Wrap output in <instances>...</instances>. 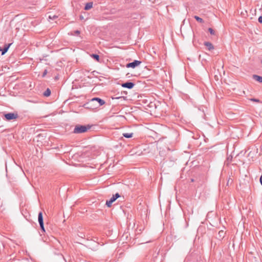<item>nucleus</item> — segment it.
<instances>
[{
  "label": "nucleus",
  "instance_id": "19",
  "mask_svg": "<svg viewBox=\"0 0 262 262\" xmlns=\"http://www.w3.org/2000/svg\"><path fill=\"white\" fill-rule=\"evenodd\" d=\"M208 31L210 33V34L214 35V31L211 28H209Z\"/></svg>",
  "mask_w": 262,
  "mask_h": 262
},
{
  "label": "nucleus",
  "instance_id": "21",
  "mask_svg": "<svg viewBox=\"0 0 262 262\" xmlns=\"http://www.w3.org/2000/svg\"><path fill=\"white\" fill-rule=\"evenodd\" d=\"M56 17H48V20L49 21H50V20H54V19Z\"/></svg>",
  "mask_w": 262,
  "mask_h": 262
},
{
  "label": "nucleus",
  "instance_id": "7",
  "mask_svg": "<svg viewBox=\"0 0 262 262\" xmlns=\"http://www.w3.org/2000/svg\"><path fill=\"white\" fill-rule=\"evenodd\" d=\"M11 45V43H9L8 45H6L3 49H0V51H2V55H4L8 51Z\"/></svg>",
  "mask_w": 262,
  "mask_h": 262
},
{
  "label": "nucleus",
  "instance_id": "14",
  "mask_svg": "<svg viewBox=\"0 0 262 262\" xmlns=\"http://www.w3.org/2000/svg\"><path fill=\"white\" fill-rule=\"evenodd\" d=\"M225 233L224 231L221 230L219 232V235L220 238H222L224 236Z\"/></svg>",
  "mask_w": 262,
  "mask_h": 262
},
{
  "label": "nucleus",
  "instance_id": "8",
  "mask_svg": "<svg viewBox=\"0 0 262 262\" xmlns=\"http://www.w3.org/2000/svg\"><path fill=\"white\" fill-rule=\"evenodd\" d=\"M38 221L39 224L43 223V219L42 212H39L38 213Z\"/></svg>",
  "mask_w": 262,
  "mask_h": 262
},
{
  "label": "nucleus",
  "instance_id": "6",
  "mask_svg": "<svg viewBox=\"0 0 262 262\" xmlns=\"http://www.w3.org/2000/svg\"><path fill=\"white\" fill-rule=\"evenodd\" d=\"M134 86V84L133 82H126L122 84V86L123 88H127L128 89H132Z\"/></svg>",
  "mask_w": 262,
  "mask_h": 262
},
{
  "label": "nucleus",
  "instance_id": "17",
  "mask_svg": "<svg viewBox=\"0 0 262 262\" xmlns=\"http://www.w3.org/2000/svg\"><path fill=\"white\" fill-rule=\"evenodd\" d=\"M195 18L200 23L203 22V19L202 17H195Z\"/></svg>",
  "mask_w": 262,
  "mask_h": 262
},
{
  "label": "nucleus",
  "instance_id": "22",
  "mask_svg": "<svg viewBox=\"0 0 262 262\" xmlns=\"http://www.w3.org/2000/svg\"><path fill=\"white\" fill-rule=\"evenodd\" d=\"M258 21L260 23H262V17H258Z\"/></svg>",
  "mask_w": 262,
  "mask_h": 262
},
{
  "label": "nucleus",
  "instance_id": "13",
  "mask_svg": "<svg viewBox=\"0 0 262 262\" xmlns=\"http://www.w3.org/2000/svg\"><path fill=\"white\" fill-rule=\"evenodd\" d=\"M253 77L256 81L259 82H262V77L257 75H254Z\"/></svg>",
  "mask_w": 262,
  "mask_h": 262
},
{
  "label": "nucleus",
  "instance_id": "4",
  "mask_svg": "<svg viewBox=\"0 0 262 262\" xmlns=\"http://www.w3.org/2000/svg\"><path fill=\"white\" fill-rule=\"evenodd\" d=\"M120 197V195L119 193H117L115 195H113V196L110 199L109 201H107L106 202V205L110 207L112 205V204L115 202L117 199Z\"/></svg>",
  "mask_w": 262,
  "mask_h": 262
},
{
  "label": "nucleus",
  "instance_id": "26",
  "mask_svg": "<svg viewBox=\"0 0 262 262\" xmlns=\"http://www.w3.org/2000/svg\"><path fill=\"white\" fill-rule=\"evenodd\" d=\"M53 16L55 17V16H57L55 15H54Z\"/></svg>",
  "mask_w": 262,
  "mask_h": 262
},
{
  "label": "nucleus",
  "instance_id": "3",
  "mask_svg": "<svg viewBox=\"0 0 262 262\" xmlns=\"http://www.w3.org/2000/svg\"><path fill=\"white\" fill-rule=\"evenodd\" d=\"M4 117L6 120L10 121L18 118V115L17 113H9L7 114H5L4 115Z\"/></svg>",
  "mask_w": 262,
  "mask_h": 262
},
{
  "label": "nucleus",
  "instance_id": "16",
  "mask_svg": "<svg viewBox=\"0 0 262 262\" xmlns=\"http://www.w3.org/2000/svg\"><path fill=\"white\" fill-rule=\"evenodd\" d=\"M91 56L95 59L97 61H99V56L97 54H92L91 55Z\"/></svg>",
  "mask_w": 262,
  "mask_h": 262
},
{
  "label": "nucleus",
  "instance_id": "2",
  "mask_svg": "<svg viewBox=\"0 0 262 262\" xmlns=\"http://www.w3.org/2000/svg\"><path fill=\"white\" fill-rule=\"evenodd\" d=\"M90 127L89 126L77 125L75 126L74 133L75 134H80L87 132Z\"/></svg>",
  "mask_w": 262,
  "mask_h": 262
},
{
  "label": "nucleus",
  "instance_id": "15",
  "mask_svg": "<svg viewBox=\"0 0 262 262\" xmlns=\"http://www.w3.org/2000/svg\"><path fill=\"white\" fill-rule=\"evenodd\" d=\"M39 226H40V229H41V232L42 233H45L46 231H45V227H44V223L40 224Z\"/></svg>",
  "mask_w": 262,
  "mask_h": 262
},
{
  "label": "nucleus",
  "instance_id": "1",
  "mask_svg": "<svg viewBox=\"0 0 262 262\" xmlns=\"http://www.w3.org/2000/svg\"><path fill=\"white\" fill-rule=\"evenodd\" d=\"M105 101L99 98H94L88 103L89 107L91 109L97 108L105 104Z\"/></svg>",
  "mask_w": 262,
  "mask_h": 262
},
{
  "label": "nucleus",
  "instance_id": "23",
  "mask_svg": "<svg viewBox=\"0 0 262 262\" xmlns=\"http://www.w3.org/2000/svg\"><path fill=\"white\" fill-rule=\"evenodd\" d=\"M79 33H80V32L79 31H76L75 32V35H78L79 34Z\"/></svg>",
  "mask_w": 262,
  "mask_h": 262
},
{
  "label": "nucleus",
  "instance_id": "9",
  "mask_svg": "<svg viewBox=\"0 0 262 262\" xmlns=\"http://www.w3.org/2000/svg\"><path fill=\"white\" fill-rule=\"evenodd\" d=\"M204 45L208 48V49L210 51L214 49V47L213 45L210 42H205L204 43Z\"/></svg>",
  "mask_w": 262,
  "mask_h": 262
},
{
  "label": "nucleus",
  "instance_id": "25",
  "mask_svg": "<svg viewBox=\"0 0 262 262\" xmlns=\"http://www.w3.org/2000/svg\"><path fill=\"white\" fill-rule=\"evenodd\" d=\"M19 16V14L16 15L15 16L18 17Z\"/></svg>",
  "mask_w": 262,
  "mask_h": 262
},
{
  "label": "nucleus",
  "instance_id": "24",
  "mask_svg": "<svg viewBox=\"0 0 262 262\" xmlns=\"http://www.w3.org/2000/svg\"><path fill=\"white\" fill-rule=\"evenodd\" d=\"M260 184L262 185V176L260 178Z\"/></svg>",
  "mask_w": 262,
  "mask_h": 262
},
{
  "label": "nucleus",
  "instance_id": "20",
  "mask_svg": "<svg viewBox=\"0 0 262 262\" xmlns=\"http://www.w3.org/2000/svg\"><path fill=\"white\" fill-rule=\"evenodd\" d=\"M250 100L252 101H253V102H259V100L255 99V98H252V99H250Z\"/></svg>",
  "mask_w": 262,
  "mask_h": 262
},
{
  "label": "nucleus",
  "instance_id": "10",
  "mask_svg": "<svg viewBox=\"0 0 262 262\" xmlns=\"http://www.w3.org/2000/svg\"><path fill=\"white\" fill-rule=\"evenodd\" d=\"M93 3L92 2H89L85 4L84 9L86 10H89L91 9L93 7Z\"/></svg>",
  "mask_w": 262,
  "mask_h": 262
},
{
  "label": "nucleus",
  "instance_id": "18",
  "mask_svg": "<svg viewBox=\"0 0 262 262\" xmlns=\"http://www.w3.org/2000/svg\"><path fill=\"white\" fill-rule=\"evenodd\" d=\"M47 73H48L47 70H45L42 73V77H44L47 75Z\"/></svg>",
  "mask_w": 262,
  "mask_h": 262
},
{
  "label": "nucleus",
  "instance_id": "5",
  "mask_svg": "<svg viewBox=\"0 0 262 262\" xmlns=\"http://www.w3.org/2000/svg\"><path fill=\"white\" fill-rule=\"evenodd\" d=\"M141 62L138 60H135L134 62L129 63L126 64V67L135 68L136 67L139 66L141 64Z\"/></svg>",
  "mask_w": 262,
  "mask_h": 262
},
{
  "label": "nucleus",
  "instance_id": "12",
  "mask_svg": "<svg viewBox=\"0 0 262 262\" xmlns=\"http://www.w3.org/2000/svg\"><path fill=\"white\" fill-rule=\"evenodd\" d=\"M123 136L127 138H130L133 136V133H125L123 134Z\"/></svg>",
  "mask_w": 262,
  "mask_h": 262
},
{
  "label": "nucleus",
  "instance_id": "11",
  "mask_svg": "<svg viewBox=\"0 0 262 262\" xmlns=\"http://www.w3.org/2000/svg\"><path fill=\"white\" fill-rule=\"evenodd\" d=\"M51 95V90L48 88L43 94V95L45 97H48Z\"/></svg>",
  "mask_w": 262,
  "mask_h": 262
}]
</instances>
